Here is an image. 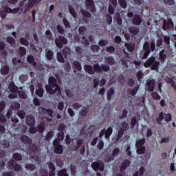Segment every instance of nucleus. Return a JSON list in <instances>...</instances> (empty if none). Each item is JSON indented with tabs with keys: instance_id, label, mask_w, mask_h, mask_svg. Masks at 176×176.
Segmentation results:
<instances>
[{
	"instance_id": "aec40b11",
	"label": "nucleus",
	"mask_w": 176,
	"mask_h": 176,
	"mask_svg": "<svg viewBox=\"0 0 176 176\" xmlns=\"http://www.w3.org/2000/svg\"><path fill=\"white\" fill-rule=\"evenodd\" d=\"M112 133H113V129L111 126H109L107 129H105L104 137L106 140H109V137L112 135Z\"/></svg>"
},
{
	"instance_id": "39448f33",
	"label": "nucleus",
	"mask_w": 176,
	"mask_h": 176,
	"mask_svg": "<svg viewBox=\"0 0 176 176\" xmlns=\"http://www.w3.org/2000/svg\"><path fill=\"white\" fill-rule=\"evenodd\" d=\"M165 120L166 123H169L173 120V116L171 113L165 114L163 111L160 113L159 117L156 118V122L158 124H162V122Z\"/></svg>"
},
{
	"instance_id": "a18cd8bd",
	"label": "nucleus",
	"mask_w": 176,
	"mask_h": 176,
	"mask_svg": "<svg viewBox=\"0 0 176 176\" xmlns=\"http://www.w3.org/2000/svg\"><path fill=\"white\" fill-rule=\"evenodd\" d=\"M58 176H69L68 173H67V168L61 169L58 173Z\"/></svg>"
},
{
	"instance_id": "603ef678",
	"label": "nucleus",
	"mask_w": 176,
	"mask_h": 176,
	"mask_svg": "<svg viewBox=\"0 0 176 176\" xmlns=\"http://www.w3.org/2000/svg\"><path fill=\"white\" fill-rule=\"evenodd\" d=\"M53 135H54V132H53V131L47 132L46 137H45L46 141H50V140H52V138L53 137Z\"/></svg>"
},
{
	"instance_id": "0e129e2a",
	"label": "nucleus",
	"mask_w": 176,
	"mask_h": 176,
	"mask_svg": "<svg viewBox=\"0 0 176 176\" xmlns=\"http://www.w3.org/2000/svg\"><path fill=\"white\" fill-rule=\"evenodd\" d=\"M136 77L138 80H141V79L144 78V73L142 72V71H138L136 74Z\"/></svg>"
},
{
	"instance_id": "e433bc0d",
	"label": "nucleus",
	"mask_w": 176,
	"mask_h": 176,
	"mask_svg": "<svg viewBox=\"0 0 176 176\" xmlns=\"http://www.w3.org/2000/svg\"><path fill=\"white\" fill-rule=\"evenodd\" d=\"M53 56H54V53L53 52V51L52 50H48L47 52H46V55H45V57L47 58V60H52L53 58Z\"/></svg>"
},
{
	"instance_id": "9d476101",
	"label": "nucleus",
	"mask_w": 176,
	"mask_h": 176,
	"mask_svg": "<svg viewBox=\"0 0 176 176\" xmlns=\"http://www.w3.org/2000/svg\"><path fill=\"white\" fill-rule=\"evenodd\" d=\"M8 168H14L15 171H20V170H21V166L17 164L16 162L14 161V160H10L8 162Z\"/></svg>"
},
{
	"instance_id": "5fc2aeb1",
	"label": "nucleus",
	"mask_w": 176,
	"mask_h": 176,
	"mask_svg": "<svg viewBox=\"0 0 176 176\" xmlns=\"http://www.w3.org/2000/svg\"><path fill=\"white\" fill-rule=\"evenodd\" d=\"M127 85L129 87H133V86L135 85V81H134L131 78H127Z\"/></svg>"
},
{
	"instance_id": "c85d7f7f",
	"label": "nucleus",
	"mask_w": 176,
	"mask_h": 176,
	"mask_svg": "<svg viewBox=\"0 0 176 176\" xmlns=\"http://www.w3.org/2000/svg\"><path fill=\"white\" fill-rule=\"evenodd\" d=\"M10 67L8 65L3 66L1 69V75H8L9 74Z\"/></svg>"
},
{
	"instance_id": "6ab92c4d",
	"label": "nucleus",
	"mask_w": 176,
	"mask_h": 176,
	"mask_svg": "<svg viewBox=\"0 0 176 176\" xmlns=\"http://www.w3.org/2000/svg\"><path fill=\"white\" fill-rule=\"evenodd\" d=\"M129 32L132 35H138V34H140V28L136 26H131L129 28Z\"/></svg>"
},
{
	"instance_id": "c756f323",
	"label": "nucleus",
	"mask_w": 176,
	"mask_h": 176,
	"mask_svg": "<svg viewBox=\"0 0 176 176\" xmlns=\"http://www.w3.org/2000/svg\"><path fill=\"white\" fill-rule=\"evenodd\" d=\"M73 65L74 67V68H76V69H77V71H82V65L80 64V63H79V61L78 60H74L73 62Z\"/></svg>"
},
{
	"instance_id": "ddd939ff",
	"label": "nucleus",
	"mask_w": 176,
	"mask_h": 176,
	"mask_svg": "<svg viewBox=\"0 0 176 176\" xmlns=\"http://www.w3.org/2000/svg\"><path fill=\"white\" fill-rule=\"evenodd\" d=\"M132 23L133 25H140L141 23H142V18L138 14H135L132 19Z\"/></svg>"
},
{
	"instance_id": "20e7f679",
	"label": "nucleus",
	"mask_w": 176,
	"mask_h": 176,
	"mask_svg": "<svg viewBox=\"0 0 176 176\" xmlns=\"http://www.w3.org/2000/svg\"><path fill=\"white\" fill-rule=\"evenodd\" d=\"M84 68L85 72L89 75H94L96 72L98 74L101 73V66L98 63L94 65V66H91V65H85Z\"/></svg>"
},
{
	"instance_id": "1a4fd4ad",
	"label": "nucleus",
	"mask_w": 176,
	"mask_h": 176,
	"mask_svg": "<svg viewBox=\"0 0 176 176\" xmlns=\"http://www.w3.org/2000/svg\"><path fill=\"white\" fill-rule=\"evenodd\" d=\"M85 6L87 10H89L91 13H94L97 11L94 0H85Z\"/></svg>"
},
{
	"instance_id": "c9c22d12",
	"label": "nucleus",
	"mask_w": 176,
	"mask_h": 176,
	"mask_svg": "<svg viewBox=\"0 0 176 176\" xmlns=\"http://www.w3.org/2000/svg\"><path fill=\"white\" fill-rule=\"evenodd\" d=\"M37 131L41 134V133H43L45 131V122H41L38 124L37 127Z\"/></svg>"
},
{
	"instance_id": "680f3d73",
	"label": "nucleus",
	"mask_w": 176,
	"mask_h": 176,
	"mask_svg": "<svg viewBox=\"0 0 176 176\" xmlns=\"http://www.w3.org/2000/svg\"><path fill=\"white\" fill-rule=\"evenodd\" d=\"M65 130V124L60 123L58 127V131L64 133Z\"/></svg>"
},
{
	"instance_id": "6e6d98bb",
	"label": "nucleus",
	"mask_w": 176,
	"mask_h": 176,
	"mask_svg": "<svg viewBox=\"0 0 176 176\" xmlns=\"http://www.w3.org/2000/svg\"><path fill=\"white\" fill-rule=\"evenodd\" d=\"M118 80L119 83H121V85H124V83L126 82V78H124V76L120 75L118 77Z\"/></svg>"
},
{
	"instance_id": "412c9836",
	"label": "nucleus",
	"mask_w": 176,
	"mask_h": 176,
	"mask_svg": "<svg viewBox=\"0 0 176 176\" xmlns=\"http://www.w3.org/2000/svg\"><path fill=\"white\" fill-rule=\"evenodd\" d=\"M62 54L65 58H67L68 56L71 54V49L68 47H65L62 52Z\"/></svg>"
},
{
	"instance_id": "5701e85b",
	"label": "nucleus",
	"mask_w": 176,
	"mask_h": 176,
	"mask_svg": "<svg viewBox=\"0 0 176 176\" xmlns=\"http://www.w3.org/2000/svg\"><path fill=\"white\" fill-rule=\"evenodd\" d=\"M54 153H57L58 155H61V153H63V152H64V148L63 147V145H59V146H56L54 147Z\"/></svg>"
},
{
	"instance_id": "ea45409f",
	"label": "nucleus",
	"mask_w": 176,
	"mask_h": 176,
	"mask_svg": "<svg viewBox=\"0 0 176 176\" xmlns=\"http://www.w3.org/2000/svg\"><path fill=\"white\" fill-rule=\"evenodd\" d=\"M106 61L109 65H113V64H115V58H113L112 56L107 57Z\"/></svg>"
},
{
	"instance_id": "052dcab7",
	"label": "nucleus",
	"mask_w": 176,
	"mask_h": 176,
	"mask_svg": "<svg viewBox=\"0 0 176 176\" xmlns=\"http://www.w3.org/2000/svg\"><path fill=\"white\" fill-rule=\"evenodd\" d=\"M106 51L110 54H113L115 53V47L111 45L106 49Z\"/></svg>"
},
{
	"instance_id": "c03bdc74",
	"label": "nucleus",
	"mask_w": 176,
	"mask_h": 176,
	"mask_svg": "<svg viewBox=\"0 0 176 176\" xmlns=\"http://www.w3.org/2000/svg\"><path fill=\"white\" fill-rule=\"evenodd\" d=\"M146 151V148H145V146H142V147L138 148L136 152L138 155H144Z\"/></svg>"
},
{
	"instance_id": "79ce46f5",
	"label": "nucleus",
	"mask_w": 176,
	"mask_h": 176,
	"mask_svg": "<svg viewBox=\"0 0 176 176\" xmlns=\"http://www.w3.org/2000/svg\"><path fill=\"white\" fill-rule=\"evenodd\" d=\"M29 151H30V152H33L34 153H35V152L38 151V146H36V144L33 143L32 144H31L29 146Z\"/></svg>"
},
{
	"instance_id": "37998d69",
	"label": "nucleus",
	"mask_w": 176,
	"mask_h": 176,
	"mask_svg": "<svg viewBox=\"0 0 176 176\" xmlns=\"http://www.w3.org/2000/svg\"><path fill=\"white\" fill-rule=\"evenodd\" d=\"M42 111H43V113H48V115L51 118H53V110L52 109L42 108Z\"/></svg>"
},
{
	"instance_id": "f704fd0d",
	"label": "nucleus",
	"mask_w": 176,
	"mask_h": 176,
	"mask_svg": "<svg viewBox=\"0 0 176 176\" xmlns=\"http://www.w3.org/2000/svg\"><path fill=\"white\" fill-rule=\"evenodd\" d=\"M101 68V72H109V71H111V67L108 65L102 64L100 67Z\"/></svg>"
},
{
	"instance_id": "3c124183",
	"label": "nucleus",
	"mask_w": 176,
	"mask_h": 176,
	"mask_svg": "<svg viewBox=\"0 0 176 176\" xmlns=\"http://www.w3.org/2000/svg\"><path fill=\"white\" fill-rule=\"evenodd\" d=\"M57 60L59 63H65V60L64 59V57H63V54H61V52L57 54Z\"/></svg>"
},
{
	"instance_id": "0eeeda50",
	"label": "nucleus",
	"mask_w": 176,
	"mask_h": 176,
	"mask_svg": "<svg viewBox=\"0 0 176 176\" xmlns=\"http://www.w3.org/2000/svg\"><path fill=\"white\" fill-rule=\"evenodd\" d=\"M91 167L95 171H104L105 166L102 161L94 162L91 163Z\"/></svg>"
},
{
	"instance_id": "9b49d317",
	"label": "nucleus",
	"mask_w": 176,
	"mask_h": 176,
	"mask_svg": "<svg viewBox=\"0 0 176 176\" xmlns=\"http://www.w3.org/2000/svg\"><path fill=\"white\" fill-rule=\"evenodd\" d=\"M130 164H131V162L129 160H124L123 162L122 163L121 166H120V172L123 173H126V170H127V168L130 166Z\"/></svg>"
},
{
	"instance_id": "4d7b16f0",
	"label": "nucleus",
	"mask_w": 176,
	"mask_h": 176,
	"mask_svg": "<svg viewBox=\"0 0 176 176\" xmlns=\"http://www.w3.org/2000/svg\"><path fill=\"white\" fill-rule=\"evenodd\" d=\"M56 30H57L58 32H59L60 34V35H64V32H65V30H64L63 26L58 25L56 26Z\"/></svg>"
},
{
	"instance_id": "4c0bfd02",
	"label": "nucleus",
	"mask_w": 176,
	"mask_h": 176,
	"mask_svg": "<svg viewBox=\"0 0 176 176\" xmlns=\"http://www.w3.org/2000/svg\"><path fill=\"white\" fill-rule=\"evenodd\" d=\"M94 130H96V126L91 125L87 129V135H89V137L91 136L93 133H94Z\"/></svg>"
},
{
	"instance_id": "e2e57ef3",
	"label": "nucleus",
	"mask_w": 176,
	"mask_h": 176,
	"mask_svg": "<svg viewBox=\"0 0 176 176\" xmlns=\"http://www.w3.org/2000/svg\"><path fill=\"white\" fill-rule=\"evenodd\" d=\"M106 19L107 24H109V25H111V24H112V16H111V14H107Z\"/></svg>"
},
{
	"instance_id": "473e14b6",
	"label": "nucleus",
	"mask_w": 176,
	"mask_h": 176,
	"mask_svg": "<svg viewBox=\"0 0 176 176\" xmlns=\"http://www.w3.org/2000/svg\"><path fill=\"white\" fill-rule=\"evenodd\" d=\"M25 167L26 170H30V171L36 170V166L34 165V164H27Z\"/></svg>"
},
{
	"instance_id": "2f4dec72",
	"label": "nucleus",
	"mask_w": 176,
	"mask_h": 176,
	"mask_svg": "<svg viewBox=\"0 0 176 176\" xmlns=\"http://www.w3.org/2000/svg\"><path fill=\"white\" fill-rule=\"evenodd\" d=\"M125 47H126L128 52H130L131 53H133V52H134V49H135V45L134 44H131V43H126L125 44Z\"/></svg>"
},
{
	"instance_id": "f3484780",
	"label": "nucleus",
	"mask_w": 176,
	"mask_h": 176,
	"mask_svg": "<svg viewBox=\"0 0 176 176\" xmlns=\"http://www.w3.org/2000/svg\"><path fill=\"white\" fill-rule=\"evenodd\" d=\"M8 89L12 93H19V87L16 86L14 82H11L9 84Z\"/></svg>"
},
{
	"instance_id": "6e6552de",
	"label": "nucleus",
	"mask_w": 176,
	"mask_h": 176,
	"mask_svg": "<svg viewBox=\"0 0 176 176\" xmlns=\"http://www.w3.org/2000/svg\"><path fill=\"white\" fill-rule=\"evenodd\" d=\"M55 43L59 49H62L63 45L68 43V40L63 36H59L58 38L55 39Z\"/></svg>"
},
{
	"instance_id": "a211bd4d",
	"label": "nucleus",
	"mask_w": 176,
	"mask_h": 176,
	"mask_svg": "<svg viewBox=\"0 0 176 176\" xmlns=\"http://www.w3.org/2000/svg\"><path fill=\"white\" fill-rule=\"evenodd\" d=\"M26 124L28 126H34L35 124V118L34 116H28L26 117Z\"/></svg>"
},
{
	"instance_id": "58836bf2",
	"label": "nucleus",
	"mask_w": 176,
	"mask_h": 176,
	"mask_svg": "<svg viewBox=\"0 0 176 176\" xmlns=\"http://www.w3.org/2000/svg\"><path fill=\"white\" fill-rule=\"evenodd\" d=\"M120 126V130H122V131H127L129 130V124L126 122H122Z\"/></svg>"
},
{
	"instance_id": "bf43d9fd",
	"label": "nucleus",
	"mask_w": 176,
	"mask_h": 176,
	"mask_svg": "<svg viewBox=\"0 0 176 176\" xmlns=\"http://www.w3.org/2000/svg\"><path fill=\"white\" fill-rule=\"evenodd\" d=\"M118 1L121 8H123V9H126V8H127V1H126V0H118Z\"/></svg>"
},
{
	"instance_id": "8fccbe9b",
	"label": "nucleus",
	"mask_w": 176,
	"mask_h": 176,
	"mask_svg": "<svg viewBox=\"0 0 176 176\" xmlns=\"http://www.w3.org/2000/svg\"><path fill=\"white\" fill-rule=\"evenodd\" d=\"M13 159L14 160H16L17 162H19V160H22L21 154H20L19 153H14L13 154Z\"/></svg>"
},
{
	"instance_id": "2eb2a0df",
	"label": "nucleus",
	"mask_w": 176,
	"mask_h": 176,
	"mask_svg": "<svg viewBox=\"0 0 176 176\" xmlns=\"http://www.w3.org/2000/svg\"><path fill=\"white\" fill-rule=\"evenodd\" d=\"M160 60L161 63H165L166 59L167 58V50H162L160 51Z\"/></svg>"
},
{
	"instance_id": "a878e982",
	"label": "nucleus",
	"mask_w": 176,
	"mask_h": 176,
	"mask_svg": "<svg viewBox=\"0 0 176 176\" xmlns=\"http://www.w3.org/2000/svg\"><path fill=\"white\" fill-rule=\"evenodd\" d=\"M145 142H146V140L144 138L138 140L135 144L136 148H141L144 146V145H145Z\"/></svg>"
},
{
	"instance_id": "72a5a7b5",
	"label": "nucleus",
	"mask_w": 176,
	"mask_h": 176,
	"mask_svg": "<svg viewBox=\"0 0 176 176\" xmlns=\"http://www.w3.org/2000/svg\"><path fill=\"white\" fill-rule=\"evenodd\" d=\"M87 113H89V108L87 107L82 108L80 111V116H83V117L87 116Z\"/></svg>"
},
{
	"instance_id": "09e8293b",
	"label": "nucleus",
	"mask_w": 176,
	"mask_h": 176,
	"mask_svg": "<svg viewBox=\"0 0 176 176\" xmlns=\"http://www.w3.org/2000/svg\"><path fill=\"white\" fill-rule=\"evenodd\" d=\"M81 13L84 17H91V14L86 10L81 9Z\"/></svg>"
},
{
	"instance_id": "69168bd1",
	"label": "nucleus",
	"mask_w": 176,
	"mask_h": 176,
	"mask_svg": "<svg viewBox=\"0 0 176 176\" xmlns=\"http://www.w3.org/2000/svg\"><path fill=\"white\" fill-rule=\"evenodd\" d=\"M7 42L8 43H10V45H13L16 43V40H14V38L8 36L7 37Z\"/></svg>"
},
{
	"instance_id": "bb28decb",
	"label": "nucleus",
	"mask_w": 176,
	"mask_h": 176,
	"mask_svg": "<svg viewBox=\"0 0 176 176\" xmlns=\"http://www.w3.org/2000/svg\"><path fill=\"white\" fill-rule=\"evenodd\" d=\"M27 60L29 64H33V67H36V62H35V58L32 55H29L27 57Z\"/></svg>"
},
{
	"instance_id": "7c9ffc66",
	"label": "nucleus",
	"mask_w": 176,
	"mask_h": 176,
	"mask_svg": "<svg viewBox=\"0 0 176 176\" xmlns=\"http://www.w3.org/2000/svg\"><path fill=\"white\" fill-rule=\"evenodd\" d=\"M19 54H20L21 57H24L25 54H27V50L24 47H20L18 50Z\"/></svg>"
},
{
	"instance_id": "7ed1b4c3",
	"label": "nucleus",
	"mask_w": 176,
	"mask_h": 176,
	"mask_svg": "<svg viewBox=\"0 0 176 176\" xmlns=\"http://www.w3.org/2000/svg\"><path fill=\"white\" fill-rule=\"evenodd\" d=\"M144 65L145 68H149V67H151L152 71H159L160 62L156 60V58L155 56H151L146 60Z\"/></svg>"
},
{
	"instance_id": "13d9d810",
	"label": "nucleus",
	"mask_w": 176,
	"mask_h": 176,
	"mask_svg": "<svg viewBox=\"0 0 176 176\" xmlns=\"http://www.w3.org/2000/svg\"><path fill=\"white\" fill-rule=\"evenodd\" d=\"M17 115L21 119H24L25 118V111H24L23 110H19L17 111Z\"/></svg>"
},
{
	"instance_id": "a19ab883",
	"label": "nucleus",
	"mask_w": 176,
	"mask_h": 176,
	"mask_svg": "<svg viewBox=\"0 0 176 176\" xmlns=\"http://www.w3.org/2000/svg\"><path fill=\"white\" fill-rule=\"evenodd\" d=\"M115 19H116V21H117V24H118V25H120L122 24V23H123V21L122 20V16H120V13H117L116 14Z\"/></svg>"
},
{
	"instance_id": "49530a36",
	"label": "nucleus",
	"mask_w": 176,
	"mask_h": 176,
	"mask_svg": "<svg viewBox=\"0 0 176 176\" xmlns=\"http://www.w3.org/2000/svg\"><path fill=\"white\" fill-rule=\"evenodd\" d=\"M19 42L21 43V45H23V46H30V42L23 37L19 39Z\"/></svg>"
},
{
	"instance_id": "b1692460",
	"label": "nucleus",
	"mask_w": 176,
	"mask_h": 176,
	"mask_svg": "<svg viewBox=\"0 0 176 176\" xmlns=\"http://www.w3.org/2000/svg\"><path fill=\"white\" fill-rule=\"evenodd\" d=\"M10 109L12 111H20V104L16 102H14L10 105Z\"/></svg>"
},
{
	"instance_id": "864d4df0",
	"label": "nucleus",
	"mask_w": 176,
	"mask_h": 176,
	"mask_svg": "<svg viewBox=\"0 0 176 176\" xmlns=\"http://www.w3.org/2000/svg\"><path fill=\"white\" fill-rule=\"evenodd\" d=\"M63 23L66 28H71V23H69L67 18L63 19Z\"/></svg>"
},
{
	"instance_id": "338daca9",
	"label": "nucleus",
	"mask_w": 176,
	"mask_h": 176,
	"mask_svg": "<svg viewBox=\"0 0 176 176\" xmlns=\"http://www.w3.org/2000/svg\"><path fill=\"white\" fill-rule=\"evenodd\" d=\"M91 50L94 53H96V52H98V50H100V46L96 45H93L91 46Z\"/></svg>"
},
{
	"instance_id": "4be33fe9",
	"label": "nucleus",
	"mask_w": 176,
	"mask_h": 176,
	"mask_svg": "<svg viewBox=\"0 0 176 176\" xmlns=\"http://www.w3.org/2000/svg\"><path fill=\"white\" fill-rule=\"evenodd\" d=\"M68 9H69V13L72 14V16H73L74 19H76V17H78V14H76V11L75 10V8L72 6L69 5Z\"/></svg>"
},
{
	"instance_id": "f03ea898",
	"label": "nucleus",
	"mask_w": 176,
	"mask_h": 176,
	"mask_svg": "<svg viewBox=\"0 0 176 176\" xmlns=\"http://www.w3.org/2000/svg\"><path fill=\"white\" fill-rule=\"evenodd\" d=\"M48 85L45 86L47 93L50 94H54V93H58V94H61V88L60 85L57 84V80L54 76H50L48 79Z\"/></svg>"
},
{
	"instance_id": "774afa93",
	"label": "nucleus",
	"mask_w": 176,
	"mask_h": 176,
	"mask_svg": "<svg viewBox=\"0 0 176 176\" xmlns=\"http://www.w3.org/2000/svg\"><path fill=\"white\" fill-rule=\"evenodd\" d=\"M98 45L102 47L107 46L108 45V41L102 39L99 41Z\"/></svg>"
},
{
	"instance_id": "dca6fc26",
	"label": "nucleus",
	"mask_w": 176,
	"mask_h": 176,
	"mask_svg": "<svg viewBox=\"0 0 176 176\" xmlns=\"http://www.w3.org/2000/svg\"><path fill=\"white\" fill-rule=\"evenodd\" d=\"M148 91H155V80H150L146 82Z\"/></svg>"
},
{
	"instance_id": "393cba45",
	"label": "nucleus",
	"mask_w": 176,
	"mask_h": 176,
	"mask_svg": "<svg viewBox=\"0 0 176 176\" xmlns=\"http://www.w3.org/2000/svg\"><path fill=\"white\" fill-rule=\"evenodd\" d=\"M38 89L36 91V94L38 97H43V88H42V85L38 84Z\"/></svg>"
},
{
	"instance_id": "de8ad7c7",
	"label": "nucleus",
	"mask_w": 176,
	"mask_h": 176,
	"mask_svg": "<svg viewBox=\"0 0 176 176\" xmlns=\"http://www.w3.org/2000/svg\"><path fill=\"white\" fill-rule=\"evenodd\" d=\"M151 97L153 98V100H161L162 96L159 95L157 92H153L151 93Z\"/></svg>"
},
{
	"instance_id": "cd10ccee",
	"label": "nucleus",
	"mask_w": 176,
	"mask_h": 176,
	"mask_svg": "<svg viewBox=\"0 0 176 176\" xmlns=\"http://www.w3.org/2000/svg\"><path fill=\"white\" fill-rule=\"evenodd\" d=\"M115 94V89L110 88V89L107 92V100L111 101L112 100V96Z\"/></svg>"
},
{
	"instance_id": "f8f14e48",
	"label": "nucleus",
	"mask_w": 176,
	"mask_h": 176,
	"mask_svg": "<svg viewBox=\"0 0 176 176\" xmlns=\"http://www.w3.org/2000/svg\"><path fill=\"white\" fill-rule=\"evenodd\" d=\"M173 27H174V23L171 19H168L167 21L166 20L164 21L162 28L164 31H167V30H171Z\"/></svg>"
},
{
	"instance_id": "423d86ee",
	"label": "nucleus",
	"mask_w": 176,
	"mask_h": 176,
	"mask_svg": "<svg viewBox=\"0 0 176 176\" xmlns=\"http://www.w3.org/2000/svg\"><path fill=\"white\" fill-rule=\"evenodd\" d=\"M143 50L140 53V56H142V60H145L146 58H148V56L151 54V47L149 45V43L148 41H146L143 45Z\"/></svg>"
},
{
	"instance_id": "4468645a",
	"label": "nucleus",
	"mask_w": 176,
	"mask_h": 176,
	"mask_svg": "<svg viewBox=\"0 0 176 176\" xmlns=\"http://www.w3.org/2000/svg\"><path fill=\"white\" fill-rule=\"evenodd\" d=\"M21 141H22L23 143L25 145H30V144H32V139L25 135H22L21 136Z\"/></svg>"
},
{
	"instance_id": "f257e3e1",
	"label": "nucleus",
	"mask_w": 176,
	"mask_h": 176,
	"mask_svg": "<svg viewBox=\"0 0 176 176\" xmlns=\"http://www.w3.org/2000/svg\"><path fill=\"white\" fill-rule=\"evenodd\" d=\"M41 0H23L19 4V8H15L14 9H12V12L14 14H16V13H19V11L20 9L21 10L23 13H27L30 9L32 8V6L34 5H38L39 2H41Z\"/></svg>"
}]
</instances>
